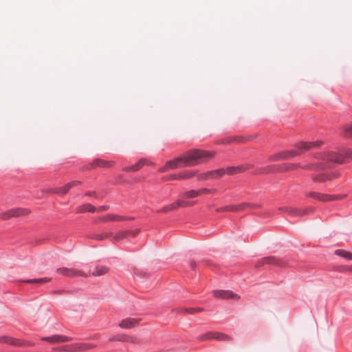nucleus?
Returning <instances> with one entry per match:
<instances>
[{
  "label": "nucleus",
  "instance_id": "f8f14e48",
  "mask_svg": "<svg viewBox=\"0 0 352 352\" xmlns=\"http://www.w3.org/2000/svg\"><path fill=\"white\" fill-rule=\"evenodd\" d=\"M306 195L313 199L322 201H331L336 199V197L334 195H328L326 194H321L316 192H307L306 193Z\"/></svg>",
  "mask_w": 352,
  "mask_h": 352
},
{
  "label": "nucleus",
  "instance_id": "c756f323",
  "mask_svg": "<svg viewBox=\"0 0 352 352\" xmlns=\"http://www.w3.org/2000/svg\"><path fill=\"white\" fill-rule=\"evenodd\" d=\"M182 179L191 178L195 175V173L192 170H185L181 172Z\"/></svg>",
  "mask_w": 352,
  "mask_h": 352
},
{
  "label": "nucleus",
  "instance_id": "39448f33",
  "mask_svg": "<svg viewBox=\"0 0 352 352\" xmlns=\"http://www.w3.org/2000/svg\"><path fill=\"white\" fill-rule=\"evenodd\" d=\"M93 346L89 343H74L69 345H66L63 346L61 349L63 351H69V352H75V351H86L91 348Z\"/></svg>",
  "mask_w": 352,
  "mask_h": 352
},
{
  "label": "nucleus",
  "instance_id": "f257e3e1",
  "mask_svg": "<svg viewBox=\"0 0 352 352\" xmlns=\"http://www.w3.org/2000/svg\"><path fill=\"white\" fill-rule=\"evenodd\" d=\"M213 154L204 150L193 149L186 152L183 156L167 161V166L169 169H175L182 166H195L202 161L213 157Z\"/></svg>",
  "mask_w": 352,
  "mask_h": 352
},
{
  "label": "nucleus",
  "instance_id": "0eeeda50",
  "mask_svg": "<svg viewBox=\"0 0 352 352\" xmlns=\"http://www.w3.org/2000/svg\"><path fill=\"white\" fill-rule=\"evenodd\" d=\"M29 210L24 208H14L8 210L6 212L1 213L0 218L7 219L11 217L23 216L28 214Z\"/></svg>",
  "mask_w": 352,
  "mask_h": 352
},
{
  "label": "nucleus",
  "instance_id": "c9c22d12",
  "mask_svg": "<svg viewBox=\"0 0 352 352\" xmlns=\"http://www.w3.org/2000/svg\"><path fill=\"white\" fill-rule=\"evenodd\" d=\"M342 270H346V271H351L352 272V266H342L341 267Z\"/></svg>",
  "mask_w": 352,
  "mask_h": 352
},
{
  "label": "nucleus",
  "instance_id": "4468645a",
  "mask_svg": "<svg viewBox=\"0 0 352 352\" xmlns=\"http://www.w3.org/2000/svg\"><path fill=\"white\" fill-rule=\"evenodd\" d=\"M57 272L60 274L65 276H82V274L80 271L76 270L72 268L67 267H60L56 270Z\"/></svg>",
  "mask_w": 352,
  "mask_h": 352
},
{
  "label": "nucleus",
  "instance_id": "9d476101",
  "mask_svg": "<svg viewBox=\"0 0 352 352\" xmlns=\"http://www.w3.org/2000/svg\"><path fill=\"white\" fill-rule=\"evenodd\" d=\"M81 184V182L75 180L70 182H68L63 187L56 188L51 190L52 192L58 194V195H64L66 194L70 188L74 186H76L78 184Z\"/></svg>",
  "mask_w": 352,
  "mask_h": 352
},
{
  "label": "nucleus",
  "instance_id": "dca6fc26",
  "mask_svg": "<svg viewBox=\"0 0 352 352\" xmlns=\"http://www.w3.org/2000/svg\"><path fill=\"white\" fill-rule=\"evenodd\" d=\"M113 162L103 160L101 159H96L94 160L91 164L88 166L87 168H91L95 167H102V168H108L111 167Z\"/></svg>",
  "mask_w": 352,
  "mask_h": 352
},
{
  "label": "nucleus",
  "instance_id": "72a5a7b5",
  "mask_svg": "<svg viewBox=\"0 0 352 352\" xmlns=\"http://www.w3.org/2000/svg\"><path fill=\"white\" fill-rule=\"evenodd\" d=\"M168 179H182L181 173L171 174L168 176Z\"/></svg>",
  "mask_w": 352,
  "mask_h": 352
},
{
  "label": "nucleus",
  "instance_id": "412c9836",
  "mask_svg": "<svg viewBox=\"0 0 352 352\" xmlns=\"http://www.w3.org/2000/svg\"><path fill=\"white\" fill-rule=\"evenodd\" d=\"M208 191H209V190L207 188H201L199 190H188V191L186 192L185 196L187 198H194V197L199 196V195H201L203 192H207Z\"/></svg>",
  "mask_w": 352,
  "mask_h": 352
},
{
  "label": "nucleus",
  "instance_id": "7c9ffc66",
  "mask_svg": "<svg viewBox=\"0 0 352 352\" xmlns=\"http://www.w3.org/2000/svg\"><path fill=\"white\" fill-rule=\"evenodd\" d=\"M0 342H5L10 344H16V341L13 338L4 336H0Z\"/></svg>",
  "mask_w": 352,
  "mask_h": 352
},
{
  "label": "nucleus",
  "instance_id": "bb28decb",
  "mask_svg": "<svg viewBox=\"0 0 352 352\" xmlns=\"http://www.w3.org/2000/svg\"><path fill=\"white\" fill-rule=\"evenodd\" d=\"M274 261H275V258L274 257H272V256L265 257V258H263L262 259H261L258 262V265L261 266V265H263L265 264H270V263H274Z\"/></svg>",
  "mask_w": 352,
  "mask_h": 352
},
{
  "label": "nucleus",
  "instance_id": "393cba45",
  "mask_svg": "<svg viewBox=\"0 0 352 352\" xmlns=\"http://www.w3.org/2000/svg\"><path fill=\"white\" fill-rule=\"evenodd\" d=\"M335 254L338 256L346 258L348 261H352V253L349 252L338 249L335 250Z\"/></svg>",
  "mask_w": 352,
  "mask_h": 352
},
{
  "label": "nucleus",
  "instance_id": "5701e85b",
  "mask_svg": "<svg viewBox=\"0 0 352 352\" xmlns=\"http://www.w3.org/2000/svg\"><path fill=\"white\" fill-rule=\"evenodd\" d=\"M112 236L111 232H103L101 233H96L92 235V238L98 241H103Z\"/></svg>",
  "mask_w": 352,
  "mask_h": 352
},
{
  "label": "nucleus",
  "instance_id": "e433bc0d",
  "mask_svg": "<svg viewBox=\"0 0 352 352\" xmlns=\"http://www.w3.org/2000/svg\"><path fill=\"white\" fill-rule=\"evenodd\" d=\"M102 210H107L109 209V206H103L101 207Z\"/></svg>",
  "mask_w": 352,
  "mask_h": 352
},
{
  "label": "nucleus",
  "instance_id": "6e6552de",
  "mask_svg": "<svg viewBox=\"0 0 352 352\" xmlns=\"http://www.w3.org/2000/svg\"><path fill=\"white\" fill-rule=\"evenodd\" d=\"M213 295L215 298L222 299H239V296L229 290H214Z\"/></svg>",
  "mask_w": 352,
  "mask_h": 352
},
{
  "label": "nucleus",
  "instance_id": "473e14b6",
  "mask_svg": "<svg viewBox=\"0 0 352 352\" xmlns=\"http://www.w3.org/2000/svg\"><path fill=\"white\" fill-rule=\"evenodd\" d=\"M125 235H126L125 233L123 232H118L113 236V239L120 240V239H123L125 236Z\"/></svg>",
  "mask_w": 352,
  "mask_h": 352
},
{
  "label": "nucleus",
  "instance_id": "1a4fd4ad",
  "mask_svg": "<svg viewBox=\"0 0 352 352\" xmlns=\"http://www.w3.org/2000/svg\"><path fill=\"white\" fill-rule=\"evenodd\" d=\"M81 184V182L75 180L70 182H68L63 187L56 188L51 190L52 192L58 194V195H64L66 194L70 188L74 186H76L78 184Z\"/></svg>",
  "mask_w": 352,
  "mask_h": 352
},
{
  "label": "nucleus",
  "instance_id": "aec40b11",
  "mask_svg": "<svg viewBox=\"0 0 352 352\" xmlns=\"http://www.w3.org/2000/svg\"><path fill=\"white\" fill-rule=\"evenodd\" d=\"M108 268L103 265H96L93 270H90V274L94 276H99L106 274Z\"/></svg>",
  "mask_w": 352,
  "mask_h": 352
},
{
  "label": "nucleus",
  "instance_id": "7ed1b4c3",
  "mask_svg": "<svg viewBox=\"0 0 352 352\" xmlns=\"http://www.w3.org/2000/svg\"><path fill=\"white\" fill-rule=\"evenodd\" d=\"M347 159H352V149L342 148L338 153L331 151L324 154L323 160L327 167L331 168L334 164H342Z\"/></svg>",
  "mask_w": 352,
  "mask_h": 352
},
{
  "label": "nucleus",
  "instance_id": "f03ea898",
  "mask_svg": "<svg viewBox=\"0 0 352 352\" xmlns=\"http://www.w3.org/2000/svg\"><path fill=\"white\" fill-rule=\"evenodd\" d=\"M321 144V142L316 141L313 142H300L296 145L295 148L288 151H283L270 156V161H280L289 160L301 155L304 152L308 151L314 146H318Z\"/></svg>",
  "mask_w": 352,
  "mask_h": 352
},
{
  "label": "nucleus",
  "instance_id": "cd10ccee",
  "mask_svg": "<svg viewBox=\"0 0 352 352\" xmlns=\"http://www.w3.org/2000/svg\"><path fill=\"white\" fill-rule=\"evenodd\" d=\"M343 135L346 137L352 136V123L344 126Z\"/></svg>",
  "mask_w": 352,
  "mask_h": 352
},
{
  "label": "nucleus",
  "instance_id": "2f4dec72",
  "mask_svg": "<svg viewBox=\"0 0 352 352\" xmlns=\"http://www.w3.org/2000/svg\"><path fill=\"white\" fill-rule=\"evenodd\" d=\"M131 338L126 336H115L114 338H111V340L126 342V341H129V340H131Z\"/></svg>",
  "mask_w": 352,
  "mask_h": 352
},
{
  "label": "nucleus",
  "instance_id": "9b49d317",
  "mask_svg": "<svg viewBox=\"0 0 352 352\" xmlns=\"http://www.w3.org/2000/svg\"><path fill=\"white\" fill-rule=\"evenodd\" d=\"M186 205L187 204L185 201H182V200H177L174 203H172V204H168V205L164 206L161 209L158 210L157 212L166 213L171 210H175L179 207L186 206Z\"/></svg>",
  "mask_w": 352,
  "mask_h": 352
},
{
  "label": "nucleus",
  "instance_id": "b1692460",
  "mask_svg": "<svg viewBox=\"0 0 352 352\" xmlns=\"http://www.w3.org/2000/svg\"><path fill=\"white\" fill-rule=\"evenodd\" d=\"M78 211L79 212H89L94 213L96 211V208L90 204H85L80 206L78 209Z\"/></svg>",
  "mask_w": 352,
  "mask_h": 352
},
{
  "label": "nucleus",
  "instance_id": "6ab92c4d",
  "mask_svg": "<svg viewBox=\"0 0 352 352\" xmlns=\"http://www.w3.org/2000/svg\"><path fill=\"white\" fill-rule=\"evenodd\" d=\"M146 163L145 159H140L137 163L132 166H126L123 168L126 172H134L140 170Z\"/></svg>",
  "mask_w": 352,
  "mask_h": 352
},
{
  "label": "nucleus",
  "instance_id": "20e7f679",
  "mask_svg": "<svg viewBox=\"0 0 352 352\" xmlns=\"http://www.w3.org/2000/svg\"><path fill=\"white\" fill-rule=\"evenodd\" d=\"M248 169L245 166H228L226 168H221L214 170L209 171L204 174L202 178H218L223 175H234L238 173H242Z\"/></svg>",
  "mask_w": 352,
  "mask_h": 352
},
{
  "label": "nucleus",
  "instance_id": "f3484780",
  "mask_svg": "<svg viewBox=\"0 0 352 352\" xmlns=\"http://www.w3.org/2000/svg\"><path fill=\"white\" fill-rule=\"evenodd\" d=\"M287 212L292 217H302L307 214L306 210H302L294 207L285 208Z\"/></svg>",
  "mask_w": 352,
  "mask_h": 352
},
{
  "label": "nucleus",
  "instance_id": "a878e982",
  "mask_svg": "<svg viewBox=\"0 0 352 352\" xmlns=\"http://www.w3.org/2000/svg\"><path fill=\"white\" fill-rule=\"evenodd\" d=\"M204 309L201 307H192L189 309H181V311H182L184 314H194L197 312L202 311Z\"/></svg>",
  "mask_w": 352,
  "mask_h": 352
},
{
  "label": "nucleus",
  "instance_id": "ddd939ff",
  "mask_svg": "<svg viewBox=\"0 0 352 352\" xmlns=\"http://www.w3.org/2000/svg\"><path fill=\"white\" fill-rule=\"evenodd\" d=\"M201 339H211L214 338L217 340L226 341L229 340L230 337L224 333L218 332H210L201 336Z\"/></svg>",
  "mask_w": 352,
  "mask_h": 352
},
{
  "label": "nucleus",
  "instance_id": "4c0bfd02",
  "mask_svg": "<svg viewBox=\"0 0 352 352\" xmlns=\"http://www.w3.org/2000/svg\"><path fill=\"white\" fill-rule=\"evenodd\" d=\"M94 194V192H87V193H86V195L93 196Z\"/></svg>",
  "mask_w": 352,
  "mask_h": 352
},
{
  "label": "nucleus",
  "instance_id": "2eb2a0df",
  "mask_svg": "<svg viewBox=\"0 0 352 352\" xmlns=\"http://www.w3.org/2000/svg\"><path fill=\"white\" fill-rule=\"evenodd\" d=\"M248 207H250L249 204L243 203L241 204L226 206L225 207L221 208L220 210L221 211L236 212V211L245 210Z\"/></svg>",
  "mask_w": 352,
  "mask_h": 352
},
{
  "label": "nucleus",
  "instance_id": "c85d7f7f",
  "mask_svg": "<svg viewBox=\"0 0 352 352\" xmlns=\"http://www.w3.org/2000/svg\"><path fill=\"white\" fill-rule=\"evenodd\" d=\"M49 280L50 279L48 278H41L28 279V280H24V282L28 283H46V282L49 281Z\"/></svg>",
  "mask_w": 352,
  "mask_h": 352
},
{
  "label": "nucleus",
  "instance_id": "f704fd0d",
  "mask_svg": "<svg viewBox=\"0 0 352 352\" xmlns=\"http://www.w3.org/2000/svg\"><path fill=\"white\" fill-rule=\"evenodd\" d=\"M167 170H169V167L167 166V162H166L165 165L159 169V171L161 173H164V172L166 171Z\"/></svg>",
  "mask_w": 352,
  "mask_h": 352
},
{
  "label": "nucleus",
  "instance_id": "a211bd4d",
  "mask_svg": "<svg viewBox=\"0 0 352 352\" xmlns=\"http://www.w3.org/2000/svg\"><path fill=\"white\" fill-rule=\"evenodd\" d=\"M137 323L138 320L136 319L128 318L122 320L119 326L122 329H131L135 327Z\"/></svg>",
  "mask_w": 352,
  "mask_h": 352
},
{
  "label": "nucleus",
  "instance_id": "4be33fe9",
  "mask_svg": "<svg viewBox=\"0 0 352 352\" xmlns=\"http://www.w3.org/2000/svg\"><path fill=\"white\" fill-rule=\"evenodd\" d=\"M124 217L113 214H109L102 217L104 221H123Z\"/></svg>",
  "mask_w": 352,
  "mask_h": 352
},
{
  "label": "nucleus",
  "instance_id": "423d86ee",
  "mask_svg": "<svg viewBox=\"0 0 352 352\" xmlns=\"http://www.w3.org/2000/svg\"><path fill=\"white\" fill-rule=\"evenodd\" d=\"M41 340L55 344L69 342L72 340V338L63 335H53L52 336L42 337Z\"/></svg>",
  "mask_w": 352,
  "mask_h": 352
}]
</instances>
